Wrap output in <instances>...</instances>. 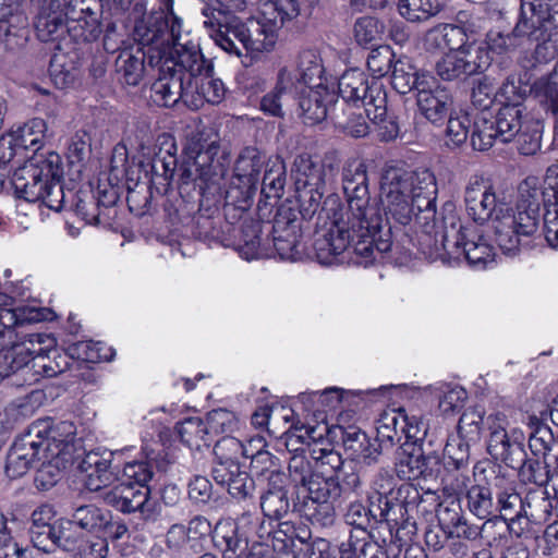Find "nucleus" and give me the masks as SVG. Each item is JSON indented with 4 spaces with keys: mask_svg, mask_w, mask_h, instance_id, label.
<instances>
[{
    "mask_svg": "<svg viewBox=\"0 0 558 558\" xmlns=\"http://www.w3.org/2000/svg\"><path fill=\"white\" fill-rule=\"evenodd\" d=\"M367 180L366 166L361 159L347 160L342 186L348 207L335 210L330 228L315 240L314 250L320 264L343 263L348 254L350 260L367 267L383 255L380 207L368 204Z\"/></svg>",
    "mask_w": 558,
    "mask_h": 558,
    "instance_id": "nucleus-1",
    "label": "nucleus"
},
{
    "mask_svg": "<svg viewBox=\"0 0 558 558\" xmlns=\"http://www.w3.org/2000/svg\"><path fill=\"white\" fill-rule=\"evenodd\" d=\"M204 26L210 37L228 53L238 57L270 51L277 41L278 31L300 14L296 0H260L256 16L242 22L228 4L213 1L202 9Z\"/></svg>",
    "mask_w": 558,
    "mask_h": 558,
    "instance_id": "nucleus-2",
    "label": "nucleus"
},
{
    "mask_svg": "<svg viewBox=\"0 0 558 558\" xmlns=\"http://www.w3.org/2000/svg\"><path fill=\"white\" fill-rule=\"evenodd\" d=\"M288 470L291 482L307 493L303 504L304 517L319 526L331 525L337 508L355 495L361 486L356 472L345 473L340 484L336 477H326L319 471H314L311 462L302 454L291 457Z\"/></svg>",
    "mask_w": 558,
    "mask_h": 558,
    "instance_id": "nucleus-3",
    "label": "nucleus"
},
{
    "mask_svg": "<svg viewBox=\"0 0 558 558\" xmlns=\"http://www.w3.org/2000/svg\"><path fill=\"white\" fill-rule=\"evenodd\" d=\"M74 437L75 426L71 422L63 421L52 426L48 421H38L20 435L12 447L20 448L26 457L40 464L36 482L52 486L60 469L73 459Z\"/></svg>",
    "mask_w": 558,
    "mask_h": 558,
    "instance_id": "nucleus-4",
    "label": "nucleus"
},
{
    "mask_svg": "<svg viewBox=\"0 0 558 558\" xmlns=\"http://www.w3.org/2000/svg\"><path fill=\"white\" fill-rule=\"evenodd\" d=\"M435 178L428 170L413 171L404 162L386 166V211L402 225L424 214L435 216Z\"/></svg>",
    "mask_w": 558,
    "mask_h": 558,
    "instance_id": "nucleus-5",
    "label": "nucleus"
},
{
    "mask_svg": "<svg viewBox=\"0 0 558 558\" xmlns=\"http://www.w3.org/2000/svg\"><path fill=\"white\" fill-rule=\"evenodd\" d=\"M186 167L183 169L181 180L201 181V187L211 191L221 189V183L228 173L231 157L222 148L216 134L196 132L190 135L184 147Z\"/></svg>",
    "mask_w": 558,
    "mask_h": 558,
    "instance_id": "nucleus-6",
    "label": "nucleus"
},
{
    "mask_svg": "<svg viewBox=\"0 0 558 558\" xmlns=\"http://www.w3.org/2000/svg\"><path fill=\"white\" fill-rule=\"evenodd\" d=\"M174 0H159V10L144 15L136 21L134 26V39L143 50L156 48L160 57L167 49L180 38L182 20L173 12Z\"/></svg>",
    "mask_w": 558,
    "mask_h": 558,
    "instance_id": "nucleus-7",
    "label": "nucleus"
},
{
    "mask_svg": "<svg viewBox=\"0 0 558 558\" xmlns=\"http://www.w3.org/2000/svg\"><path fill=\"white\" fill-rule=\"evenodd\" d=\"M292 178L300 214L311 219L319 210L325 194V165L310 155H299L293 162Z\"/></svg>",
    "mask_w": 558,
    "mask_h": 558,
    "instance_id": "nucleus-8",
    "label": "nucleus"
},
{
    "mask_svg": "<svg viewBox=\"0 0 558 558\" xmlns=\"http://www.w3.org/2000/svg\"><path fill=\"white\" fill-rule=\"evenodd\" d=\"M547 209L558 204V167L548 168L543 182L536 177H527L519 186V201L514 213L531 230L538 227L541 205Z\"/></svg>",
    "mask_w": 558,
    "mask_h": 558,
    "instance_id": "nucleus-9",
    "label": "nucleus"
},
{
    "mask_svg": "<svg viewBox=\"0 0 558 558\" xmlns=\"http://www.w3.org/2000/svg\"><path fill=\"white\" fill-rule=\"evenodd\" d=\"M61 174L60 156L35 154L23 166L14 170L11 182L17 197L37 202L43 196L46 181Z\"/></svg>",
    "mask_w": 558,
    "mask_h": 558,
    "instance_id": "nucleus-10",
    "label": "nucleus"
},
{
    "mask_svg": "<svg viewBox=\"0 0 558 558\" xmlns=\"http://www.w3.org/2000/svg\"><path fill=\"white\" fill-rule=\"evenodd\" d=\"M494 122L501 143L518 138V149L525 156L534 155L541 149L539 133L531 129L532 119L524 105H502Z\"/></svg>",
    "mask_w": 558,
    "mask_h": 558,
    "instance_id": "nucleus-11",
    "label": "nucleus"
},
{
    "mask_svg": "<svg viewBox=\"0 0 558 558\" xmlns=\"http://www.w3.org/2000/svg\"><path fill=\"white\" fill-rule=\"evenodd\" d=\"M339 95L345 102L362 101L367 118L376 125L384 122V81L365 80L356 69L345 71L338 82Z\"/></svg>",
    "mask_w": 558,
    "mask_h": 558,
    "instance_id": "nucleus-12",
    "label": "nucleus"
},
{
    "mask_svg": "<svg viewBox=\"0 0 558 558\" xmlns=\"http://www.w3.org/2000/svg\"><path fill=\"white\" fill-rule=\"evenodd\" d=\"M35 315L32 312H11L0 310V383L16 371L26 365L29 360V350L24 344L9 342L14 337L15 327L34 323Z\"/></svg>",
    "mask_w": 558,
    "mask_h": 558,
    "instance_id": "nucleus-13",
    "label": "nucleus"
},
{
    "mask_svg": "<svg viewBox=\"0 0 558 558\" xmlns=\"http://www.w3.org/2000/svg\"><path fill=\"white\" fill-rule=\"evenodd\" d=\"M160 64L166 71L175 72V75L183 77L186 82H193V80L214 71L213 62L205 59L199 44L189 38L184 40L181 33L180 38L173 40L162 56Z\"/></svg>",
    "mask_w": 558,
    "mask_h": 558,
    "instance_id": "nucleus-14",
    "label": "nucleus"
},
{
    "mask_svg": "<svg viewBox=\"0 0 558 558\" xmlns=\"http://www.w3.org/2000/svg\"><path fill=\"white\" fill-rule=\"evenodd\" d=\"M53 8H65L68 35L75 43H92L101 34L99 13L88 0H52Z\"/></svg>",
    "mask_w": 558,
    "mask_h": 558,
    "instance_id": "nucleus-15",
    "label": "nucleus"
},
{
    "mask_svg": "<svg viewBox=\"0 0 558 558\" xmlns=\"http://www.w3.org/2000/svg\"><path fill=\"white\" fill-rule=\"evenodd\" d=\"M473 476L476 484L468 490V508L478 519L487 520L494 515L496 509L492 488H501L505 476L499 475L495 466L488 462L476 463L473 468Z\"/></svg>",
    "mask_w": 558,
    "mask_h": 558,
    "instance_id": "nucleus-16",
    "label": "nucleus"
},
{
    "mask_svg": "<svg viewBox=\"0 0 558 558\" xmlns=\"http://www.w3.org/2000/svg\"><path fill=\"white\" fill-rule=\"evenodd\" d=\"M464 202L468 215L477 223L494 222L495 216H501L509 209L500 199L495 187L487 181L476 178L465 187Z\"/></svg>",
    "mask_w": 558,
    "mask_h": 558,
    "instance_id": "nucleus-17",
    "label": "nucleus"
},
{
    "mask_svg": "<svg viewBox=\"0 0 558 558\" xmlns=\"http://www.w3.org/2000/svg\"><path fill=\"white\" fill-rule=\"evenodd\" d=\"M553 26L558 29V0H522L515 35L522 40L533 35L538 28Z\"/></svg>",
    "mask_w": 558,
    "mask_h": 558,
    "instance_id": "nucleus-18",
    "label": "nucleus"
},
{
    "mask_svg": "<svg viewBox=\"0 0 558 558\" xmlns=\"http://www.w3.org/2000/svg\"><path fill=\"white\" fill-rule=\"evenodd\" d=\"M369 508L360 502H352L345 513V520L350 525L362 530H369L368 535L377 547L371 558H378L377 553L381 550L380 542H384L380 533V524L384 521V509L381 508V494L376 492L369 496Z\"/></svg>",
    "mask_w": 558,
    "mask_h": 558,
    "instance_id": "nucleus-19",
    "label": "nucleus"
},
{
    "mask_svg": "<svg viewBox=\"0 0 558 558\" xmlns=\"http://www.w3.org/2000/svg\"><path fill=\"white\" fill-rule=\"evenodd\" d=\"M160 52L156 48L143 50L140 47H129L120 51L116 66L123 82L131 86H136L143 78L146 64L157 69L160 64Z\"/></svg>",
    "mask_w": 558,
    "mask_h": 558,
    "instance_id": "nucleus-20",
    "label": "nucleus"
},
{
    "mask_svg": "<svg viewBox=\"0 0 558 558\" xmlns=\"http://www.w3.org/2000/svg\"><path fill=\"white\" fill-rule=\"evenodd\" d=\"M416 90V102L421 113L433 123L441 121L452 105L449 92L428 78L417 82Z\"/></svg>",
    "mask_w": 558,
    "mask_h": 558,
    "instance_id": "nucleus-21",
    "label": "nucleus"
},
{
    "mask_svg": "<svg viewBox=\"0 0 558 558\" xmlns=\"http://www.w3.org/2000/svg\"><path fill=\"white\" fill-rule=\"evenodd\" d=\"M520 218L522 216L512 211L510 208L501 216H495L492 223L495 240L505 254L515 253L522 242L523 238L532 235L537 227L531 230L525 229L522 223H525Z\"/></svg>",
    "mask_w": 558,
    "mask_h": 558,
    "instance_id": "nucleus-22",
    "label": "nucleus"
},
{
    "mask_svg": "<svg viewBox=\"0 0 558 558\" xmlns=\"http://www.w3.org/2000/svg\"><path fill=\"white\" fill-rule=\"evenodd\" d=\"M113 452L105 450L86 453L81 462V470L85 473V486L90 492H104L116 480L112 469Z\"/></svg>",
    "mask_w": 558,
    "mask_h": 558,
    "instance_id": "nucleus-23",
    "label": "nucleus"
},
{
    "mask_svg": "<svg viewBox=\"0 0 558 558\" xmlns=\"http://www.w3.org/2000/svg\"><path fill=\"white\" fill-rule=\"evenodd\" d=\"M12 344L15 343L12 341L9 342V347ZM17 344H24L29 350V360L26 362L24 367L11 372V376L15 377V379L12 380L13 385H31L38 380L39 374H41L44 377H54L66 369L65 362L64 365H56L53 363L50 352L48 354L37 353L34 355L35 351L32 349V347H34L33 339L19 342Z\"/></svg>",
    "mask_w": 558,
    "mask_h": 558,
    "instance_id": "nucleus-24",
    "label": "nucleus"
},
{
    "mask_svg": "<svg viewBox=\"0 0 558 558\" xmlns=\"http://www.w3.org/2000/svg\"><path fill=\"white\" fill-rule=\"evenodd\" d=\"M158 77L150 88V98L159 107H173L179 101L185 105V94L190 92L191 86L183 77L175 75V72L163 69L158 65Z\"/></svg>",
    "mask_w": 558,
    "mask_h": 558,
    "instance_id": "nucleus-25",
    "label": "nucleus"
},
{
    "mask_svg": "<svg viewBox=\"0 0 558 558\" xmlns=\"http://www.w3.org/2000/svg\"><path fill=\"white\" fill-rule=\"evenodd\" d=\"M295 100L304 122L315 124L327 118L330 105L335 101V94L326 84L318 83L304 93H298Z\"/></svg>",
    "mask_w": 558,
    "mask_h": 558,
    "instance_id": "nucleus-26",
    "label": "nucleus"
},
{
    "mask_svg": "<svg viewBox=\"0 0 558 558\" xmlns=\"http://www.w3.org/2000/svg\"><path fill=\"white\" fill-rule=\"evenodd\" d=\"M150 489L133 485L132 483L121 482L101 493L105 502L117 510L131 513L143 511L148 501Z\"/></svg>",
    "mask_w": 558,
    "mask_h": 558,
    "instance_id": "nucleus-27",
    "label": "nucleus"
},
{
    "mask_svg": "<svg viewBox=\"0 0 558 558\" xmlns=\"http://www.w3.org/2000/svg\"><path fill=\"white\" fill-rule=\"evenodd\" d=\"M211 474L215 482L227 487L229 494L238 500L251 497L255 489L254 480L241 470L240 462L214 463Z\"/></svg>",
    "mask_w": 558,
    "mask_h": 558,
    "instance_id": "nucleus-28",
    "label": "nucleus"
},
{
    "mask_svg": "<svg viewBox=\"0 0 558 558\" xmlns=\"http://www.w3.org/2000/svg\"><path fill=\"white\" fill-rule=\"evenodd\" d=\"M292 81L293 77L289 74L288 68H282L278 72L274 88L262 97L259 102L260 111L270 117H283V107L290 101H295L298 95Z\"/></svg>",
    "mask_w": 558,
    "mask_h": 558,
    "instance_id": "nucleus-29",
    "label": "nucleus"
},
{
    "mask_svg": "<svg viewBox=\"0 0 558 558\" xmlns=\"http://www.w3.org/2000/svg\"><path fill=\"white\" fill-rule=\"evenodd\" d=\"M191 86L185 94V106L192 110H198L205 102L220 104L226 95L225 84L220 78L214 76V71L187 82Z\"/></svg>",
    "mask_w": 558,
    "mask_h": 558,
    "instance_id": "nucleus-30",
    "label": "nucleus"
},
{
    "mask_svg": "<svg viewBox=\"0 0 558 558\" xmlns=\"http://www.w3.org/2000/svg\"><path fill=\"white\" fill-rule=\"evenodd\" d=\"M274 246L283 259H295L300 254V226L295 217L291 218L278 213L272 226Z\"/></svg>",
    "mask_w": 558,
    "mask_h": 558,
    "instance_id": "nucleus-31",
    "label": "nucleus"
},
{
    "mask_svg": "<svg viewBox=\"0 0 558 558\" xmlns=\"http://www.w3.org/2000/svg\"><path fill=\"white\" fill-rule=\"evenodd\" d=\"M289 74L293 77L292 85L298 93L311 89L315 84H326L322 59L313 50H305L299 57L296 68H288Z\"/></svg>",
    "mask_w": 558,
    "mask_h": 558,
    "instance_id": "nucleus-32",
    "label": "nucleus"
},
{
    "mask_svg": "<svg viewBox=\"0 0 558 558\" xmlns=\"http://www.w3.org/2000/svg\"><path fill=\"white\" fill-rule=\"evenodd\" d=\"M423 423L415 417L410 418L402 407L386 409V439L400 444L404 439H418Z\"/></svg>",
    "mask_w": 558,
    "mask_h": 558,
    "instance_id": "nucleus-33",
    "label": "nucleus"
},
{
    "mask_svg": "<svg viewBox=\"0 0 558 558\" xmlns=\"http://www.w3.org/2000/svg\"><path fill=\"white\" fill-rule=\"evenodd\" d=\"M36 34L41 41H57L68 34V21L65 8H53L52 0L47 9H44L35 22Z\"/></svg>",
    "mask_w": 558,
    "mask_h": 558,
    "instance_id": "nucleus-34",
    "label": "nucleus"
},
{
    "mask_svg": "<svg viewBox=\"0 0 558 558\" xmlns=\"http://www.w3.org/2000/svg\"><path fill=\"white\" fill-rule=\"evenodd\" d=\"M338 430L345 451L353 459H363L366 463H371L380 456L378 448L371 445L366 434L357 427H338Z\"/></svg>",
    "mask_w": 558,
    "mask_h": 558,
    "instance_id": "nucleus-35",
    "label": "nucleus"
},
{
    "mask_svg": "<svg viewBox=\"0 0 558 558\" xmlns=\"http://www.w3.org/2000/svg\"><path fill=\"white\" fill-rule=\"evenodd\" d=\"M213 542L216 548L222 551V558L226 555L232 558H239V551H242L246 539L240 534L238 524L230 520L219 521L213 531Z\"/></svg>",
    "mask_w": 558,
    "mask_h": 558,
    "instance_id": "nucleus-36",
    "label": "nucleus"
},
{
    "mask_svg": "<svg viewBox=\"0 0 558 558\" xmlns=\"http://www.w3.org/2000/svg\"><path fill=\"white\" fill-rule=\"evenodd\" d=\"M468 43L465 29L452 24L439 25L430 29L426 35L428 48H448V52H459Z\"/></svg>",
    "mask_w": 558,
    "mask_h": 558,
    "instance_id": "nucleus-37",
    "label": "nucleus"
},
{
    "mask_svg": "<svg viewBox=\"0 0 558 558\" xmlns=\"http://www.w3.org/2000/svg\"><path fill=\"white\" fill-rule=\"evenodd\" d=\"M425 466L421 448L416 447L414 442L404 441L397 454V475L407 481L417 480L424 473Z\"/></svg>",
    "mask_w": 558,
    "mask_h": 558,
    "instance_id": "nucleus-38",
    "label": "nucleus"
},
{
    "mask_svg": "<svg viewBox=\"0 0 558 558\" xmlns=\"http://www.w3.org/2000/svg\"><path fill=\"white\" fill-rule=\"evenodd\" d=\"M265 156L256 147H245L239 155L232 178L257 187Z\"/></svg>",
    "mask_w": 558,
    "mask_h": 558,
    "instance_id": "nucleus-39",
    "label": "nucleus"
},
{
    "mask_svg": "<svg viewBox=\"0 0 558 558\" xmlns=\"http://www.w3.org/2000/svg\"><path fill=\"white\" fill-rule=\"evenodd\" d=\"M398 13L410 23H422L430 20L441 12V0H398Z\"/></svg>",
    "mask_w": 558,
    "mask_h": 558,
    "instance_id": "nucleus-40",
    "label": "nucleus"
},
{
    "mask_svg": "<svg viewBox=\"0 0 558 558\" xmlns=\"http://www.w3.org/2000/svg\"><path fill=\"white\" fill-rule=\"evenodd\" d=\"M311 457L316 462L317 468H329L328 470L320 471L326 477H336L338 483L342 484V478L345 473L355 472L353 468L348 471L343 468V459L341 454L336 451L330 442H326L325 446H315V449H311Z\"/></svg>",
    "mask_w": 558,
    "mask_h": 558,
    "instance_id": "nucleus-41",
    "label": "nucleus"
},
{
    "mask_svg": "<svg viewBox=\"0 0 558 558\" xmlns=\"http://www.w3.org/2000/svg\"><path fill=\"white\" fill-rule=\"evenodd\" d=\"M31 536L34 546L44 551L50 550L47 542L63 548H68L72 543V536L69 533L65 521H60L58 525L54 523L45 527H31Z\"/></svg>",
    "mask_w": 558,
    "mask_h": 558,
    "instance_id": "nucleus-42",
    "label": "nucleus"
},
{
    "mask_svg": "<svg viewBox=\"0 0 558 558\" xmlns=\"http://www.w3.org/2000/svg\"><path fill=\"white\" fill-rule=\"evenodd\" d=\"M110 513L94 505L78 507L72 514V519L65 521L69 531L72 527H80L88 532H101L108 524Z\"/></svg>",
    "mask_w": 558,
    "mask_h": 558,
    "instance_id": "nucleus-43",
    "label": "nucleus"
},
{
    "mask_svg": "<svg viewBox=\"0 0 558 558\" xmlns=\"http://www.w3.org/2000/svg\"><path fill=\"white\" fill-rule=\"evenodd\" d=\"M222 182H225V180ZM222 185L223 183H221V186ZM211 190L214 193H219L220 196L223 195L226 209L232 208L235 210L245 211L252 205L256 186L246 184L244 182H240L236 179L232 178L228 189L225 190L223 192L222 187L220 189V191H218L217 187Z\"/></svg>",
    "mask_w": 558,
    "mask_h": 558,
    "instance_id": "nucleus-44",
    "label": "nucleus"
},
{
    "mask_svg": "<svg viewBox=\"0 0 558 558\" xmlns=\"http://www.w3.org/2000/svg\"><path fill=\"white\" fill-rule=\"evenodd\" d=\"M46 131L47 124L45 120L34 118L20 126L13 133L11 140L20 150L32 149L36 153L41 145Z\"/></svg>",
    "mask_w": 558,
    "mask_h": 558,
    "instance_id": "nucleus-45",
    "label": "nucleus"
},
{
    "mask_svg": "<svg viewBox=\"0 0 558 558\" xmlns=\"http://www.w3.org/2000/svg\"><path fill=\"white\" fill-rule=\"evenodd\" d=\"M158 141L160 149L153 160V170L169 181L173 178L178 163L177 144L174 138L168 134H162Z\"/></svg>",
    "mask_w": 558,
    "mask_h": 558,
    "instance_id": "nucleus-46",
    "label": "nucleus"
},
{
    "mask_svg": "<svg viewBox=\"0 0 558 558\" xmlns=\"http://www.w3.org/2000/svg\"><path fill=\"white\" fill-rule=\"evenodd\" d=\"M177 430L181 440L190 448L199 449L202 446H209L213 440L207 422L201 417L185 418L178 424Z\"/></svg>",
    "mask_w": 558,
    "mask_h": 558,
    "instance_id": "nucleus-47",
    "label": "nucleus"
},
{
    "mask_svg": "<svg viewBox=\"0 0 558 558\" xmlns=\"http://www.w3.org/2000/svg\"><path fill=\"white\" fill-rule=\"evenodd\" d=\"M486 112H481L474 120V128L471 133V144L476 150L489 149L496 140H499L498 130L494 120L487 117Z\"/></svg>",
    "mask_w": 558,
    "mask_h": 558,
    "instance_id": "nucleus-48",
    "label": "nucleus"
},
{
    "mask_svg": "<svg viewBox=\"0 0 558 558\" xmlns=\"http://www.w3.org/2000/svg\"><path fill=\"white\" fill-rule=\"evenodd\" d=\"M286 185V166L279 157L269 160L263 181L262 192L266 197H281Z\"/></svg>",
    "mask_w": 558,
    "mask_h": 558,
    "instance_id": "nucleus-49",
    "label": "nucleus"
},
{
    "mask_svg": "<svg viewBox=\"0 0 558 558\" xmlns=\"http://www.w3.org/2000/svg\"><path fill=\"white\" fill-rule=\"evenodd\" d=\"M427 80L426 76L417 77L413 66L405 59H398L392 64L390 84L399 94H407L413 87L416 88L417 82Z\"/></svg>",
    "mask_w": 558,
    "mask_h": 558,
    "instance_id": "nucleus-50",
    "label": "nucleus"
},
{
    "mask_svg": "<svg viewBox=\"0 0 558 558\" xmlns=\"http://www.w3.org/2000/svg\"><path fill=\"white\" fill-rule=\"evenodd\" d=\"M459 52L471 75L486 70L493 59L483 43L469 41Z\"/></svg>",
    "mask_w": 558,
    "mask_h": 558,
    "instance_id": "nucleus-51",
    "label": "nucleus"
},
{
    "mask_svg": "<svg viewBox=\"0 0 558 558\" xmlns=\"http://www.w3.org/2000/svg\"><path fill=\"white\" fill-rule=\"evenodd\" d=\"M461 247L466 260L473 267L485 268L494 262V248L481 235L477 236V240H465Z\"/></svg>",
    "mask_w": 558,
    "mask_h": 558,
    "instance_id": "nucleus-52",
    "label": "nucleus"
},
{
    "mask_svg": "<svg viewBox=\"0 0 558 558\" xmlns=\"http://www.w3.org/2000/svg\"><path fill=\"white\" fill-rule=\"evenodd\" d=\"M497 489L498 510L500 515L505 520L511 521L519 518L523 508L522 499L514 488L508 483L506 477L502 487Z\"/></svg>",
    "mask_w": 558,
    "mask_h": 558,
    "instance_id": "nucleus-53",
    "label": "nucleus"
},
{
    "mask_svg": "<svg viewBox=\"0 0 558 558\" xmlns=\"http://www.w3.org/2000/svg\"><path fill=\"white\" fill-rule=\"evenodd\" d=\"M484 46L489 54L505 56L513 51L522 44V39L515 35L514 31L504 34L499 31L492 29L486 34Z\"/></svg>",
    "mask_w": 558,
    "mask_h": 558,
    "instance_id": "nucleus-54",
    "label": "nucleus"
},
{
    "mask_svg": "<svg viewBox=\"0 0 558 558\" xmlns=\"http://www.w3.org/2000/svg\"><path fill=\"white\" fill-rule=\"evenodd\" d=\"M534 90L541 105L558 119V74L537 80Z\"/></svg>",
    "mask_w": 558,
    "mask_h": 558,
    "instance_id": "nucleus-55",
    "label": "nucleus"
},
{
    "mask_svg": "<svg viewBox=\"0 0 558 558\" xmlns=\"http://www.w3.org/2000/svg\"><path fill=\"white\" fill-rule=\"evenodd\" d=\"M214 463H235L241 457L248 458L247 448L235 437L225 436L214 447Z\"/></svg>",
    "mask_w": 558,
    "mask_h": 558,
    "instance_id": "nucleus-56",
    "label": "nucleus"
},
{
    "mask_svg": "<svg viewBox=\"0 0 558 558\" xmlns=\"http://www.w3.org/2000/svg\"><path fill=\"white\" fill-rule=\"evenodd\" d=\"M442 246L446 251L450 248H460L465 242L466 235L463 230L462 222L459 216L452 208L447 209V214L442 219Z\"/></svg>",
    "mask_w": 558,
    "mask_h": 558,
    "instance_id": "nucleus-57",
    "label": "nucleus"
},
{
    "mask_svg": "<svg viewBox=\"0 0 558 558\" xmlns=\"http://www.w3.org/2000/svg\"><path fill=\"white\" fill-rule=\"evenodd\" d=\"M210 436L218 434H232L239 429L240 420L236 414L227 409H215L206 416Z\"/></svg>",
    "mask_w": 558,
    "mask_h": 558,
    "instance_id": "nucleus-58",
    "label": "nucleus"
},
{
    "mask_svg": "<svg viewBox=\"0 0 558 558\" xmlns=\"http://www.w3.org/2000/svg\"><path fill=\"white\" fill-rule=\"evenodd\" d=\"M260 508L265 517L280 520L289 512L290 502L286 490H267L260 497Z\"/></svg>",
    "mask_w": 558,
    "mask_h": 558,
    "instance_id": "nucleus-59",
    "label": "nucleus"
},
{
    "mask_svg": "<svg viewBox=\"0 0 558 558\" xmlns=\"http://www.w3.org/2000/svg\"><path fill=\"white\" fill-rule=\"evenodd\" d=\"M471 118L465 112H452L446 129V144L460 146L468 140L470 133Z\"/></svg>",
    "mask_w": 558,
    "mask_h": 558,
    "instance_id": "nucleus-60",
    "label": "nucleus"
},
{
    "mask_svg": "<svg viewBox=\"0 0 558 558\" xmlns=\"http://www.w3.org/2000/svg\"><path fill=\"white\" fill-rule=\"evenodd\" d=\"M532 87L521 77L511 75L507 77L499 90L502 105H524V100L531 93Z\"/></svg>",
    "mask_w": 558,
    "mask_h": 558,
    "instance_id": "nucleus-61",
    "label": "nucleus"
},
{
    "mask_svg": "<svg viewBox=\"0 0 558 558\" xmlns=\"http://www.w3.org/2000/svg\"><path fill=\"white\" fill-rule=\"evenodd\" d=\"M461 52H447L437 63L436 72L444 81H452L471 75L460 58Z\"/></svg>",
    "mask_w": 558,
    "mask_h": 558,
    "instance_id": "nucleus-62",
    "label": "nucleus"
},
{
    "mask_svg": "<svg viewBox=\"0 0 558 558\" xmlns=\"http://www.w3.org/2000/svg\"><path fill=\"white\" fill-rule=\"evenodd\" d=\"M484 412L478 408L468 409L460 417L458 432L459 436L466 440H477L480 437Z\"/></svg>",
    "mask_w": 558,
    "mask_h": 558,
    "instance_id": "nucleus-63",
    "label": "nucleus"
},
{
    "mask_svg": "<svg viewBox=\"0 0 558 558\" xmlns=\"http://www.w3.org/2000/svg\"><path fill=\"white\" fill-rule=\"evenodd\" d=\"M469 441L461 436L448 439L445 447V457L449 465L452 464L459 470L468 464L470 456Z\"/></svg>",
    "mask_w": 558,
    "mask_h": 558,
    "instance_id": "nucleus-64",
    "label": "nucleus"
}]
</instances>
